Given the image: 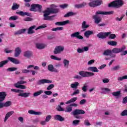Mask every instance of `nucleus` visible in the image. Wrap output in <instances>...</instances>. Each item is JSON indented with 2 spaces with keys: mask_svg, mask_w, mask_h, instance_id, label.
<instances>
[{
  "mask_svg": "<svg viewBox=\"0 0 127 127\" xmlns=\"http://www.w3.org/2000/svg\"><path fill=\"white\" fill-rule=\"evenodd\" d=\"M56 6L54 4L51 5V8H47L44 11H43V16H44V20H54V15L51 16L50 14H52L53 13H57L59 12V9L56 8Z\"/></svg>",
  "mask_w": 127,
  "mask_h": 127,
  "instance_id": "nucleus-1",
  "label": "nucleus"
},
{
  "mask_svg": "<svg viewBox=\"0 0 127 127\" xmlns=\"http://www.w3.org/2000/svg\"><path fill=\"white\" fill-rule=\"evenodd\" d=\"M114 13V11H108V12H104L102 11H98L96 13V15L93 16V18L95 20V23L98 24L101 22V17L98 15V14H104L105 15H109V14H113Z\"/></svg>",
  "mask_w": 127,
  "mask_h": 127,
  "instance_id": "nucleus-2",
  "label": "nucleus"
},
{
  "mask_svg": "<svg viewBox=\"0 0 127 127\" xmlns=\"http://www.w3.org/2000/svg\"><path fill=\"white\" fill-rule=\"evenodd\" d=\"M11 91L12 92H15V93H18L17 96L22 97V98H28V97H30V95H31L30 92L24 93V91L20 89L16 90L15 89H11Z\"/></svg>",
  "mask_w": 127,
  "mask_h": 127,
  "instance_id": "nucleus-3",
  "label": "nucleus"
},
{
  "mask_svg": "<svg viewBox=\"0 0 127 127\" xmlns=\"http://www.w3.org/2000/svg\"><path fill=\"white\" fill-rule=\"evenodd\" d=\"M124 4L123 0H116L109 3L108 6L109 7H115L116 8H119Z\"/></svg>",
  "mask_w": 127,
  "mask_h": 127,
  "instance_id": "nucleus-4",
  "label": "nucleus"
},
{
  "mask_svg": "<svg viewBox=\"0 0 127 127\" xmlns=\"http://www.w3.org/2000/svg\"><path fill=\"white\" fill-rule=\"evenodd\" d=\"M102 3H103L102 0H92V1L88 3V5L89 6H91V7H96V6L101 5Z\"/></svg>",
  "mask_w": 127,
  "mask_h": 127,
  "instance_id": "nucleus-5",
  "label": "nucleus"
},
{
  "mask_svg": "<svg viewBox=\"0 0 127 127\" xmlns=\"http://www.w3.org/2000/svg\"><path fill=\"white\" fill-rule=\"evenodd\" d=\"M36 8H38V11H39V12H41V11H42V10L41 9V8H42V6L38 4H32L30 10L31 11H37Z\"/></svg>",
  "mask_w": 127,
  "mask_h": 127,
  "instance_id": "nucleus-6",
  "label": "nucleus"
},
{
  "mask_svg": "<svg viewBox=\"0 0 127 127\" xmlns=\"http://www.w3.org/2000/svg\"><path fill=\"white\" fill-rule=\"evenodd\" d=\"M79 75L81 77H92L95 75L94 73L89 72V71H81L79 72Z\"/></svg>",
  "mask_w": 127,
  "mask_h": 127,
  "instance_id": "nucleus-7",
  "label": "nucleus"
},
{
  "mask_svg": "<svg viewBox=\"0 0 127 127\" xmlns=\"http://www.w3.org/2000/svg\"><path fill=\"white\" fill-rule=\"evenodd\" d=\"M72 114L76 119H81V117L80 116H77V115H84V114H85V111L76 109L72 112Z\"/></svg>",
  "mask_w": 127,
  "mask_h": 127,
  "instance_id": "nucleus-8",
  "label": "nucleus"
},
{
  "mask_svg": "<svg viewBox=\"0 0 127 127\" xmlns=\"http://www.w3.org/2000/svg\"><path fill=\"white\" fill-rule=\"evenodd\" d=\"M64 47L62 46H57L54 51V54H59L64 51Z\"/></svg>",
  "mask_w": 127,
  "mask_h": 127,
  "instance_id": "nucleus-9",
  "label": "nucleus"
},
{
  "mask_svg": "<svg viewBox=\"0 0 127 127\" xmlns=\"http://www.w3.org/2000/svg\"><path fill=\"white\" fill-rule=\"evenodd\" d=\"M103 55L104 56H111V58H115L116 55L113 54L112 50H106L103 53Z\"/></svg>",
  "mask_w": 127,
  "mask_h": 127,
  "instance_id": "nucleus-10",
  "label": "nucleus"
},
{
  "mask_svg": "<svg viewBox=\"0 0 127 127\" xmlns=\"http://www.w3.org/2000/svg\"><path fill=\"white\" fill-rule=\"evenodd\" d=\"M111 33H112V32H111L105 33L101 32L97 34V37H98V38H101L102 39H104V38H106V37L109 36V35H110Z\"/></svg>",
  "mask_w": 127,
  "mask_h": 127,
  "instance_id": "nucleus-11",
  "label": "nucleus"
},
{
  "mask_svg": "<svg viewBox=\"0 0 127 127\" xmlns=\"http://www.w3.org/2000/svg\"><path fill=\"white\" fill-rule=\"evenodd\" d=\"M126 47L125 46H123L121 48H114L112 52L113 53H115V54H118V53H120V52H123L124 50H126Z\"/></svg>",
  "mask_w": 127,
  "mask_h": 127,
  "instance_id": "nucleus-12",
  "label": "nucleus"
},
{
  "mask_svg": "<svg viewBox=\"0 0 127 127\" xmlns=\"http://www.w3.org/2000/svg\"><path fill=\"white\" fill-rule=\"evenodd\" d=\"M52 83V80L43 79L39 80L37 82L38 85H43L44 84H51Z\"/></svg>",
  "mask_w": 127,
  "mask_h": 127,
  "instance_id": "nucleus-13",
  "label": "nucleus"
},
{
  "mask_svg": "<svg viewBox=\"0 0 127 127\" xmlns=\"http://www.w3.org/2000/svg\"><path fill=\"white\" fill-rule=\"evenodd\" d=\"M5 97H6L5 92H0V108H2L3 105L2 102L4 100Z\"/></svg>",
  "mask_w": 127,
  "mask_h": 127,
  "instance_id": "nucleus-14",
  "label": "nucleus"
},
{
  "mask_svg": "<svg viewBox=\"0 0 127 127\" xmlns=\"http://www.w3.org/2000/svg\"><path fill=\"white\" fill-rule=\"evenodd\" d=\"M71 37L72 38H77V39H83L84 37L83 36L80 35V32H76L74 33H72L70 35Z\"/></svg>",
  "mask_w": 127,
  "mask_h": 127,
  "instance_id": "nucleus-15",
  "label": "nucleus"
},
{
  "mask_svg": "<svg viewBox=\"0 0 127 127\" xmlns=\"http://www.w3.org/2000/svg\"><path fill=\"white\" fill-rule=\"evenodd\" d=\"M8 60L10 61V62H12V63H13V64H20L19 61L14 58L8 57Z\"/></svg>",
  "mask_w": 127,
  "mask_h": 127,
  "instance_id": "nucleus-16",
  "label": "nucleus"
},
{
  "mask_svg": "<svg viewBox=\"0 0 127 127\" xmlns=\"http://www.w3.org/2000/svg\"><path fill=\"white\" fill-rule=\"evenodd\" d=\"M28 113L30 115H35V116H40L42 115V113L41 112H36L31 110H29Z\"/></svg>",
  "mask_w": 127,
  "mask_h": 127,
  "instance_id": "nucleus-17",
  "label": "nucleus"
},
{
  "mask_svg": "<svg viewBox=\"0 0 127 127\" xmlns=\"http://www.w3.org/2000/svg\"><path fill=\"white\" fill-rule=\"evenodd\" d=\"M13 114H14V111H12L7 113L5 116V118L4 119V122L5 123V122H6V121H7V120L8 119V118L12 116Z\"/></svg>",
  "mask_w": 127,
  "mask_h": 127,
  "instance_id": "nucleus-18",
  "label": "nucleus"
},
{
  "mask_svg": "<svg viewBox=\"0 0 127 127\" xmlns=\"http://www.w3.org/2000/svg\"><path fill=\"white\" fill-rule=\"evenodd\" d=\"M54 118L55 120L59 121L60 122H64V121H65V119L59 115H55Z\"/></svg>",
  "mask_w": 127,
  "mask_h": 127,
  "instance_id": "nucleus-19",
  "label": "nucleus"
},
{
  "mask_svg": "<svg viewBox=\"0 0 127 127\" xmlns=\"http://www.w3.org/2000/svg\"><path fill=\"white\" fill-rule=\"evenodd\" d=\"M36 28V26L33 25L29 28L28 29L27 33L28 34H32L34 33V30H33L35 28Z\"/></svg>",
  "mask_w": 127,
  "mask_h": 127,
  "instance_id": "nucleus-20",
  "label": "nucleus"
},
{
  "mask_svg": "<svg viewBox=\"0 0 127 127\" xmlns=\"http://www.w3.org/2000/svg\"><path fill=\"white\" fill-rule=\"evenodd\" d=\"M94 34V32L93 31L87 30L84 33V36L86 37V38H89L90 35H92Z\"/></svg>",
  "mask_w": 127,
  "mask_h": 127,
  "instance_id": "nucleus-21",
  "label": "nucleus"
},
{
  "mask_svg": "<svg viewBox=\"0 0 127 127\" xmlns=\"http://www.w3.org/2000/svg\"><path fill=\"white\" fill-rule=\"evenodd\" d=\"M20 53H21V49H20L19 47L16 48L15 49V57H18V56H19V55H20Z\"/></svg>",
  "mask_w": 127,
  "mask_h": 127,
  "instance_id": "nucleus-22",
  "label": "nucleus"
},
{
  "mask_svg": "<svg viewBox=\"0 0 127 127\" xmlns=\"http://www.w3.org/2000/svg\"><path fill=\"white\" fill-rule=\"evenodd\" d=\"M70 22L69 20H66L63 22H57L55 23L56 25H66V24H68Z\"/></svg>",
  "mask_w": 127,
  "mask_h": 127,
  "instance_id": "nucleus-23",
  "label": "nucleus"
},
{
  "mask_svg": "<svg viewBox=\"0 0 127 127\" xmlns=\"http://www.w3.org/2000/svg\"><path fill=\"white\" fill-rule=\"evenodd\" d=\"M69 62L68 60L65 59H64L63 64H64V68H66V69H68V68H69Z\"/></svg>",
  "mask_w": 127,
  "mask_h": 127,
  "instance_id": "nucleus-24",
  "label": "nucleus"
},
{
  "mask_svg": "<svg viewBox=\"0 0 127 127\" xmlns=\"http://www.w3.org/2000/svg\"><path fill=\"white\" fill-rule=\"evenodd\" d=\"M25 31H26V29H21L20 30H19L18 31H17L16 32H15L14 34L15 35L22 34L23 33H24Z\"/></svg>",
  "mask_w": 127,
  "mask_h": 127,
  "instance_id": "nucleus-25",
  "label": "nucleus"
},
{
  "mask_svg": "<svg viewBox=\"0 0 127 127\" xmlns=\"http://www.w3.org/2000/svg\"><path fill=\"white\" fill-rule=\"evenodd\" d=\"M16 13L17 14H19V15H21V16H23L24 15H27V16H30V13L28 12H24L23 11H19V12H16Z\"/></svg>",
  "mask_w": 127,
  "mask_h": 127,
  "instance_id": "nucleus-26",
  "label": "nucleus"
},
{
  "mask_svg": "<svg viewBox=\"0 0 127 127\" xmlns=\"http://www.w3.org/2000/svg\"><path fill=\"white\" fill-rule=\"evenodd\" d=\"M87 70L92 72H99V69L95 66H90L87 68Z\"/></svg>",
  "mask_w": 127,
  "mask_h": 127,
  "instance_id": "nucleus-27",
  "label": "nucleus"
},
{
  "mask_svg": "<svg viewBox=\"0 0 127 127\" xmlns=\"http://www.w3.org/2000/svg\"><path fill=\"white\" fill-rule=\"evenodd\" d=\"M78 86H79V82H75L70 84V88L72 89H77V88H78Z\"/></svg>",
  "mask_w": 127,
  "mask_h": 127,
  "instance_id": "nucleus-28",
  "label": "nucleus"
},
{
  "mask_svg": "<svg viewBox=\"0 0 127 127\" xmlns=\"http://www.w3.org/2000/svg\"><path fill=\"white\" fill-rule=\"evenodd\" d=\"M18 8H19V4H18L16 3H13L11 7V10H16V9H18Z\"/></svg>",
  "mask_w": 127,
  "mask_h": 127,
  "instance_id": "nucleus-29",
  "label": "nucleus"
},
{
  "mask_svg": "<svg viewBox=\"0 0 127 127\" xmlns=\"http://www.w3.org/2000/svg\"><path fill=\"white\" fill-rule=\"evenodd\" d=\"M36 46L38 49H43L45 48V45L40 43H37Z\"/></svg>",
  "mask_w": 127,
  "mask_h": 127,
  "instance_id": "nucleus-30",
  "label": "nucleus"
},
{
  "mask_svg": "<svg viewBox=\"0 0 127 127\" xmlns=\"http://www.w3.org/2000/svg\"><path fill=\"white\" fill-rule=\"evenodd\" d=\"M77 101V97L72 98L70 100L67 101L65 102L66 105H68V104H71V103H74Z\"/></svg>",
  "mask_w": 127,
  "mask_h": 127,
  "instance_id": "nucleus-31",
  "label": "nucleus"
},
{
  "mask_svg": "<svg viewBox=\"0 0 127 127\" xmlns=\"http://www.w3.org/2000/svg\"><path fill=\"white\" fill-rule=\"evenodd\" d=\"M86 5L87 3H86V2H83L80 4H75V7H76V8H82V7H84V6H85Z\"/></svg>",
  "mask_w": 127,
  "mask_h": 127,
  "instance_id": "nucleus-32",
  "label": "nucleus"
},
{
  "mask_svg": "<svg viewBox=\"0 0 127 127\" xmlns=\"http://www.w3.org/2000/svg\"><path fill=\"white\" fill-rule=\"evenodd\" d=\"M41 94H43V90H39L37 92L34 93L33 97H37L40 95H41Z\"/></svg>",
  "mask_w": 127,
  "mask_h": 127,
  "instance_id": "nucleus-33",
  "label": "nucleus"
},
{
  "mask_svg": "<svg viewBox=\"0 0 127 127\" xmlns=\"http://www.w3.org/2000/svg\"><path fill=\"white\" fill-rule=\"evenodd\" d=\"M64 112L65 113H71V112H72V107L71 106V105L67 106L66 107Z\"/></svg>",
  "mask_w": 127,
  "mask_h": 127,
  "instance_id": "nucleus-34",
  "label": "nucleus"
},
{
  "mask_svg": "<svg viewBox=\"0 0 127 127\" xmlns=\"http://www.w3.org/2000/svg\"><path fill=\"white\" fill-rule=\"evenodd\" d=\"M108 44L111 46H116L118 44V42L114 41H110L108 42Z\"/></svg>",
  "mask_w": 127,
  "mask_h": 127,
  "instance_id": "nucleus-35",
  "label": "nucleus"
},
{
  "mask_svg": "<svg viewBox=\"0 0 127 127\" xmlns=\"http://www.w3.org/2000/svg\"><path fill=\"white\" fill-rule=\"evenodd\" d=\"M121 68V66L119 65L113 66L111 68V71H118V70H120Z\"/></svg>",
  "mask_w": 127,
  "mask_h": 127,
  "instance_id": "nucleus-36",
  "label": "nucleus"
},
{
  "mask_svg": "<svg viewBox=\"0 0 127 127\" xmlns=\"http://www.w3.org/2000/svg\"><path fill=\"white\" fill-rule=\"evenodd\" d=\"M24 56L25 57H27V58H29V57H30V56H31V53L28 51L25 52L24 53Z\"/></svg>",
  "mask_w": 127,
  "mask_h": 127,
  "instance_id": "nucleus-37",
  "label": "nucleus"
},
{
  "mask_svg": "<svg viewBox=\"0 0 127 127\" xmlns=\"http://www.w3.org/2000/svg\"><path fill=\"white\" fill-rule=\"evenodd\" d=\"M79 123H80V120H75L72 122L73 126H74L75 127L77 126H78Z\"/></svg>",
  "mask_w": 127,
  "mask_h": 127,
  "instance_id": "nucleus-38",
  "label": "nucleus"
},
{
  "mask_svg": "<svg viewBox=\"0 0 127 127\" xmlns=\"http://www.w3.org/2000/svg\"><path fill=\"white\" fill-rule=\"evenodd\" d=\"M3 105V107H9V106H11V102L10 101H7L4 104L2 103Z\"/></svg>",
  "mask_w": 127,
  "mask_h": 127,
  "instance_id": "nucleus-39",
  "label": "nucleus"
},
{
  "mask_svg": "<svg viewBox=\"0 0 127 127\" xmlns=\"http://www.w3.org/2000/svg\"><path fill=\"white\" fill-rule=\"evenodd\" d=\"M52 31H58L60 30H63V27H58L57 28H54L52 29Z\"/></svg>",
  "mask_w": 127,
  "mask_h": 127,
  "instance_id": "nucleus-40",
  "label": "nucleus"
},
{
  "mask_svg": "<svg viewBox=\"0 0 127 127\" xmlns=\"http://www.w3.org/2000/svg\"><path fill=\"white\" fill-rule=\"evenodd\" d=\"M46 27H47V25H46V24H43L36 28L35 30H38V29H42L43 28H45Z\"/></svg>",
  "mask_w": 127,
  "mask_h": 127,
  "instance_id": "nucleus-41",
  "label": "nucleus"
},
{
  "mask_svg": "<svg viewBox=\"0 0 127 127\" xmlns=\"http://www.w3.org/2000/svg\"><path fill=\"white\" fill-rule=\"evenodd\" d=\"M72 15H74V12H69L64 15V17H69V16H72Z\"/></svg>",
  "mask_w": 127,
  "mask_h": 127,
  "instance_id": "nucleus-42",
  "label": "nucleus"
},
{
  "mask_svg": "<svg viewBox=\"0 0 127 127\" xmlns=\"http://www.w3.org/2000/svg\"><path fill=\"white\" fill-rule=\"evenodd\" d=\"M80 94V90L79 89H76L72 94L71 96H76V95H79Z\"/></svg>",
  "mask_w": 127,
  "mask_h": 127,
  "instance_id": "nucleus-43",
  "label": "nucleus"
},
{
  "mask_svg": "<svg viewBox=\"0 0 127 127\" xmlns=\"http://www.w3.org/2000/svg\"><path fill=\"white\" fill-rule=\"evenodd\" d=\"M8 62V61L6 60V61H3L1 62H0V68H1L3 66V65H5L6 63Z\"/></svg>",
  "mask_w": 127,
  "mask_h": 127,
  "instance_id": "nucleus-44",
  "label": "nucleus"
},
{
  "mask_svg": "<svg viewBox=\"0 0 127 127\" xmlns=\"http://www.w3.org/2000/svg\"><path fill=\"white\" fill-rule=\"evenodd\" d=\"M127 75H125L122 77H119L118 78V81H123V80H127Z\"/></svg>",
  "mask_w": 127,
  "mask_h": 127,
  "instance_id": "nucleus-45",
  "label": "nucleus"
},
{
  "mask_svg": "<svg viewBox=\"0 0 127 127\" xmlns=\"http://www.w3.org/2000/svg\"><path fill=\"white\" fill-rule=\"evenodd\" d=\"M54 68V66L52 64H49L48 65V69L50 72H52V71L53 70Z\"/></svg>",
  "mask_w": 127,
  "mask_h": 127,
  "instance_id": "nucleus-46",
  "label": "nucleus"
},
{
  "mask_svg": "<svg viewBox=\"0 0 127 127\" xmlns=\"http://www.w3.org/2000/svg\"><path fill=\"white\" fill-rule=\"evenodd\" d=\"M51 59H53L54 60H57L58 61H61V58H59L55 56H51Z\"/></svg>",
  "mask_w": 127,
  "mask_h": 127,
  "instance_id": "nucleus-47",
  "label": "nucleus"
},
{
  "mask_svg": "<svg viewBox=\"0 0 127 127\" xmlns=\"http://www.w3.org/2000/svg\"><path fill=\"white\" fill-rule=\"evenodd\" d=\"M17 68L16 67H9L6 69L7 71H9V72H12V71H16Z\"/></svg>",
  "mask_w": 127,
  "mask_h": 127,
  "instance_id": "nucleus-48",
  "label": "nucleus"
},
{
  "mask_svg": "<svg viewBox=\"0 0 127 127\" xmlns=\"http://www.w3.org/2000/svg\"><path fill=\"white\" fill-rule=\"evenodd\" d=\"M54 88V84H50L47 88V91H50V90H52Z\"/></svg>",
  "mask_w": 127,
  "mask_h": 127,
  "instance_id": "nucleus-49",
  "label": "nucleus"
},
{
  "mask_svg": "<svg viewBox=\"0 0 127 127\" xmlns=\"http://www.w3.org/2000/svg\"><path fill=\"white\" fill-rule=\"evenodd\" d=\"M16 19H18L17 16H12L9 18V20H16Z\"/></svg>",
  "mask_w": 127,
  "mask_h": 127,
  "instance_id": "nucleus-50",
  "label": "nucleus"
},
{
  "mask_svg": "<svg viewBox=\"0 0 127 127\" xmlns=\"http://www.w3.org/2000/svg\"><path fill=\"white\" fill-rule=\"evenodd\" d=\"M89 27V25L86 24V21H83L82 24V28H88Z\"/></svg>",
  "mask_w": 127,
  "mask_h": 127,
  "instance_id": "nucleus-51",
  "label": "nucleus"
},
{
  "mask_svg": "<svg viewBox=\"0 0 127 127\" xmlns=\"http://www.w3.org/2000/svg\"><path fill=\"white\" fill-rule=\"evenodd\" d=\"M57 110L59 112H64V110L61 107V105H58Z\"/></svg>",
  "mask_w": 127,
  "mask_h": 127,
  "instance_id": "nucleus-52",
  "label": "nucleus"
},
{
  "mask_svg": "<svg viewBox=\"0 0 127 127\" xmlns=\"http://www.w3.org/2000/svg\"><path fill=\"white\" fill-rule=\"evenodd\" d=\"M52 118V116L51 115H48L45 119V121L47 123H48L50 120H51V118Z\"/></svg>",
  "mask_w": 127,
  "mask_h": 127,
  "instance_id": "nucleus-53",
  "label": "nucleus"
},
{
  "mask_svg": "<svg viewBox=\"0 0 127 127\" xmlns=\"http://www.w3.org/2000/svg\"><path fill=\"white\" fill-rule=\"evenodd\" d=\"M73 78L74 79H77V80H81V79H82V76L78 74H75L74 75Z\"/></svg>",
  "mask_w": 127,
  "mask_h": 127,
  "instance_id": "nucleus-54",
  "label": "nucleus"
},
{
  "mask_svg": "<svg viewBox=\"0 0 127 127\" xmlns=\"http://www.w3.org/2000/svg\"><path fill=\"white\" fill-rule=\"evenodd\" d=\"M113 96H118L121 95V91L114 92L112 93Z\"/></svg>",
  "mask_w": 127,
  "mask_h": 127,
  "instance_id": "nucleus-55",
  "label": "nucleus"
},
{
  "mask_svg": "<svg viewBox=\"0 0 127 127\" xmlns=\"http://www.w3.org/2000/svg\"><path fill=\"white\" fill-rule=\"evenodd\" d=\"M121 115L122 117H125V116H127V110H125L124 111H123L121 113Z\"/></svg>",
  "mask_w": 127,
  "mask_h": 127,
  "instance_id": "nucleus-56",
  "label": "nucleus"
},
{
  "mask_svg": "<svg viewBox=\"0 0 127 127\" xmlns=\"http://www.w3.org/2000/svg\"><path fill=\"white\" fill-rule=\"evenodd\" d=\"M44 94L47 95V96H50V95H52V91H45L44 92Z\"/></svg>",
  "mask_w": 127,
  "mask_h": 127,
  "instance_id": "nucleus-57",
  "label": "nucleus"
},
{
  "mask_svg": "<svg viewBox=\"0 0 127 127\" xmlns=\"http://www.w3.org/2000/svg\"><path fill=\"white\" fill-rule=\"evenodd\" d=\"M29 72H30V70L28 69H22V73H23V74H26L27 73H29Z\"/></svg>",
  "mask_w": 127,
  "mask_h": 127,
  "instance_id": "nucleus-58",
  "label": "nucleus"
},
{
  "mask_svg": "<svg viewBox=\"0 0 127 127\" xmlns=\"http://www.w3.org/2000/svg\"><path fill=\"white\" fill-rule=\"evenodd\" d=\"M101 90L103 92H111V89L109 88H101Z\"/></svg>",
  "mask_w": 127,
  "mask_h": 127,
  "instance_id": "nucleus-59",
  "label": "nucleus"
},
{
  "mask_svg": "<svg viewBox=\"0 0 127 127\" xmlns=\"http://www.w3.org/2000/svg\"><path fill=\"white\" fill-rule=\"evenodd\" d=\"M109 38L110 39H115V38H116V35L115 34H110L109 36Z\"/></svg>",
  "mask_w": 127,
  "mask_h": 127,
  "instance_id": "nucleus-60",
  "label": "nucleus"
},
{
  "mask_svg": "<svg viewBox=\"0 0 127 127\" xmlns=\"http://www.w3.org/2000/svg\"><path fill=\"white\" fill-rule=\"evenodd\" d=\"M94 63H95V60H91L87 63V64L88 65H92V64H94Z\"/></svg>",
  "mask_w": 127,
  "mask_h": 127,
  "instance_id": "nucleus-61",
  "label": "nucleus"
},
{
  "mask_svg": "<svg viewBox=\"0 0 127 127\" xmlns=\"http://www.w3.org/2000/svg\"><path fill=\"white\" fill-rule=\"evenodd\" d=\"M110 82V80L108 78H104L103 79V82L104 84H107V83H109Z\"/></svg>",
  "mask_w": 127,
  "mask_h": 127,
  "instance_id": "nucleus-62",
  "label": "nucleus"
},
{
  "mask_svg": "<svg viewBox=\"0 0 127 127\" xmlns=\"http://www.w3.org/2000/svg\"><path fill=\"white\" fill-rule=\"evenodd\" d=\"M32 18L30 17H26L24 19V21H32Z\"/></svg>",
  "mask_w": 127,
  "mask_h": 127,
  "instance_id": "nucleus-63",
  "label": "nucleus"
},
{
  "mask_svg": "<svg viewBox=\"0 0 127 127\" xmlns=\"http://www.w3.org/2000/svg\"><path fill=\"white\" fill-rule=\"evenodd\" d=\"M82 90L83 92H87V85L86 84H84V86L82 87Z\"/></svg>",
  "mask_w": 127,
  "mask_h": 127,
  "instance_id": "nucleus-64",
  "label": "nucleus"
}]
</instances>
